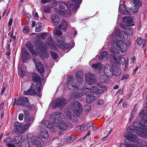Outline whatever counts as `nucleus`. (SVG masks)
I'll use <instances>...</instances> for the list:
<instances>
[{
  "label": "nucleus",
  "mask_w": 147,
  "mask_h": 147,
  "mask_svg": "<svg viewBox=\"0 0 147 147\" xmlns=\"http://www.w3.org/2000/svg\"><path fill=\"white\" fill-rule=\"evenodd\" d=\"M127 131L128 132L124 134V136L127 138L125 140L126 146L131 142H133V144H136L138 141V138L135 134L131 133L135 132L141 136L147 138V123H140L138 122L135 121L133 125L130 126L127 128Z\"/></svg>",
  "instance_id": "nucleus-1"
},
{
  "label": "nucleus",
  "mask_w": 147,
  "mask_h": 147,
  "mask_svg": "<svg viewBox=\"0 0 147 147\" xmlns=\"http://www.w3.org/2000/svg\"><path fill=\"white\" fill-rule=\"evenodd\" d=\"M65 116L63 114L59 112H54L50 116V122L49 121H44L42 123L43 125L47 127L51 132H53L55 129L51 123L61 130H65L68 128V124L65 120Z\"/></svg>",
  "instance_id": "nucleus-2"
},
{
  "label": "nucleus",
  "mask_w": 147,
  "mask_h": 147,
  "mask_svg": "<svg viewBox=\"0 0 147 147\" xmlns=\"http://www.w3.org/2000/svg\"><path fill=\"white\" fill-rule=\"evenodd\" d=\"M111 42L113 48H111L110 51L113 55L110 56V60L113 63L118 64L119 59L115 57V55L118 54L120 56H123L127 49V47L122 40L117 39L115 35H112Z\"/></svg>",
  "instance_id": "nucleus-3"
},
{
  "label": "nucleus",
  "mask_w": 147,
  "mask_h": 147,
  "mask_svg": "<svg viewBox=\"0 0 147 147\" xmlns=\"http://www.w3.org/2000/svg\"><path fill=\"white\" fill-rule=\"evenodd\" d=\"M68 3L65 2H62L61 1L56 2L55 4L58 5L59 8H55L54 9V11L56 13L60 14L61 15L63 16L65 14L67 16L71 15V13L68 10H65V7H67V5Z\"/></svg>",
  "instance_id": "nucleus-4"
},
{
  "label": "nucleus",
  "mask_w": 147,
  "mask_h": 147,
  "mask_svg": "<svg viewBox=\"0 0 147 147\" xmlns=\"http://www.w3.org/2000/svg\"><path fill=\"white\" fill-rule=\"evenodd\" d=\"M68 102L67 100L64 98H57L53 101L52 104V107L54 109H63L67 104Z\"/></svg>",
  "instance_id": "nucleus-5"
},
{
  "label": "nucleus",
  "mask_w": 147,
  "mask_h": 147,
  "mask_svg": "<svg viewBox=\"0 0 147 147\" xmlns=\"http://www.w3.org/2000/svg\"><path fill=\"white\" fill-rule=\"evenodd\" d=\"M26 147H30L31 144H34L38 147H40L43 144L42 140L38 137L33 136L27 140L25 143Z\"/></svg>",
  "instance_id": "nucleus-6"
},
{
  "label": "nucleus",
  "mask_w": 147,
  "mask_h": 147,
  "mask_svg": "<svg viewBox=\"0 0 147 147\" xmlns=\"http://www.w3.org/2000/svg\"><path fill=\"white\" fill-rule=\"evenodd\" d=\"M24 121L26 124L24 125V129H28L33 123L34 121L33 117L30 116L29 112L26 110H24Z\"/></svg>",
  "instance_id": "nucleus-7"
},
{
  "label": "nucleus",
  "mask_w": 147,
  "mask_h": 147,
  "mask_svg": "<svg viewBox=\"0 0 147 147\" xmlns=\"http://www.w3.org/2000/svg\"><path fill=\"white\" fill-rule=\"evenodd\" d=\"M38 87H36L35 88L34 85L32 84L30 88L27 91H24V94L25 95H36L40 97L41 94L40 93L41 87L39 86V90H38Z\"/></svg>",
  "instance_id": "nucleus-8"
},
{
  "label": "nucleus",
  "mask_w": 147,
  "mask_h": 147,
  "mask_svg": "<svg viewBox=\"0 0 147 147\" xmlns=\"http://www.w3.org/2000/svg\"><path fill=\"white\" fill-rule=\"evenodd\" d=\"M71 109L76 115H78L82 111V106L79 102L74 101L71 104Z\"/></svg>",
  "instance_id": "nucleus-9"
},
{
  "label": "nucleus",
  "mask_w": 147,
  "mask_h": 147,
  "mask_svg": "<svg viewBox=\"0 0 147 147\" xmlns=\"http://www.w3.org/2000/svg\"><path fill=\"white\" fill-rule=\"evenodd\" d=\"M85 79L88 84L90 85L96 83V81L94 75L90 73L85 74Z\"/></svg>",
  "instance_id": "nucleus-10"
},
{
  "label": "nucleus",
  "mask_w": 147,
  "mask_h": 147,
  "mask_svg": "<svg viewBox=\"0 0 147 147\" xmlns=\"http://www.w3.org/2000/svg\"><path fill=\"white\" fill-rule=\"evenodd\" d=\"M85 79L88 84L90 85L96 83V81L94 75L90 73L85 74Z\"/></svg>",
  "instance_id": "nucleus-11"
},
{
  "label": "nucleus",
  "mask_w": 147,
  "mask_h": 147,
  "mask_svg": "<svg viewBox=\"0 0 147 147\" xmlns=\"http://www.w3.org/2000/svg\"><path fill=\"white\" fill-rule=\"evenodd\" d=\"M46 44L45 45V44L42 42H40L37 45V46H36L38 49L40 50H42L44 49L45 48L48 47H49L53 45V41L52 40V38L51 37L49 38L47 40V41H45Z\"/></svg>",
  "instance_id": "nucleus-12"
},
{
  "label": "nucleus",
  "mask_w": 147,
  "mask_h": 147,
  "mask_svg": "<svg viewBox=\"0 0 147 147\" xmlns=\"http://www.w3.org/2000/svg\"><path fill=\"white\" fill-rule=\"evenodd\" d=\"M14 126L13 131L17 134H22L27 130L24 129V126L23 128H22L23 124L20 123L18 122H16L14 123Z\"/></svg>",
  "instance_id": "nucleus-13"
},
{
  "label": "nucleus",
  "mask_w": 147,
  "mask_h": 147,
  "mask_svg": "<svg viewBox=\"0 0 147 147\" xmlns=\"http://www.w3.org/2000/svg\"><path fill=\"white\" fill-rule=\"evenodd\" d=\"M67 86L69 90H74L78 88V86L73 81L72 76H69L67 78Z\"/></svg>",
  "instance_id": "nucleus-14"
},
{
  "label": "nucleus",
  "mask_w": 147,
  "mask_h": 147,
  "mask_svg": "<svg viewBox=\"0 0 147 147\" xmlns=\"http://www.w3.org/2000/svg\"><path fill=\"white\" fill-rule=\"evenodd\" d=\"M64 40L65 38L64 37H60L58 40V46L63 50H65L71 47L69 45L63 43Z\"/></svg>",
  "instance_id": "nucleus-15"
},
{
  "label": "nucleus",
  "mask_w": 147,
  "mask_h": 147,
  "mask_svg": "<svg viewBox=\"0 0 147 147\" xmlns=\"http://www.w3.org/2000/svg\"><path fill=\"white\" fill-rule=\"evenodd\" d=\"M33 59L38 71L42 75L44 72L43 65L41 63L40 60L36 57H34Z\"/></svg>",
  "instance_id": "nucleus-16"
},
{
  "label": "nucleus",
  "mask_w": 147,
  "mask_h": 147,
  "mask_svg": "<svg viewBox=\"0 0 147 147\" xmlns=\"http://www.w3.org/2000/svg\"><path fill=\"white\" fill-rule=\"evenodd\" d=\"M115 34L116 36L115 35L116 37L117 36L118 38H120L123 40H126L128 38V36L125 32L124 31H120L119 29H117L115 31ZM111 35L110 36H108V39H109L111 37H112V35Z\"/></svg>",
  "instance_id": "nucleus-17"
},
{
  "label": "nucleus",
  "mask_w": 147,
  "mask_h": 147,
  "mask_svg": "<svg viewBox=\"0 0 147 147\" xmlns=\"http://www.w3.org/2000/svg\"><path fill=\"white\" fill-rule=\"evenodd\" d=\"M64 111L66 117L71 121L73 122L77 121V118L71 113L70 109L67 107H66L65 108L64 110Z\"/></svg>",
  "instance_id": "nucleus-18"
},
{
  "label": "nucleus",
  "mask_w": 147,
  "mask_h": 147,
  "mask_svg": "<svg viewBox=\"0 0 147 147\" xmlns=\"http://www.w3.org/2000/svg\"><path fill=\"white\" fill-rule=\"evenodd\" d=\"M114 67L109 64L106 65L104 69V72L107 77L111 78L113 75Z\"/></svg>",
  "instance_id": "nucleus-19"
},
{
  "label": "nucleus",
  "mask_w": 147,
  "mask_h": 147,
  "mask_svg": "<svg viewBox=\"0 0 147 147\" xmlns=\"http://www.w3.org/2000/svg\"><path fill=\"white\" fill-rule=\"evenodd\" d=\"M28 98L26 97L23 96L19 98L16 102V105L17 106L21 105L25 107L28 105Z\"/></svg>",
  "instance_id": "nucleus-20"
},
{
  "label": "nucleus",
  "mask_w": 147,
  "mask_h": 147,
  "mask_svg": "<svg viewBox=\"0 0 147 147\" xmlns=\"http://www.w3.org/2000/svg\"><path fill=\"white\" fill-rule=\"evenodd\" d=\"M84 75L83 72L81 71H78L76 76V78L77 81L79 82L81 85V86H84V85H82L84 84V82L83 80V78Z\"/></svg>",
  "instance_id": "nucleus-21"
},
{
  "label": "nucleus",
  "mask_w": 147,
  "mask_h": 147,
  "mask_svg": "<svg viewBox=\"0 0 147 147\" xmlns=\"http://www.w3.org/2000/svg\"><path fill=\"white\" fill-rule=\"evenodd\" d=\"M143 144H144L145 145L144 146H139L140 147H147V146L146 145L147 144V142L145 141L142 140ZM133 142H131L130 143H129L127 146H126L125 144H121V147H139V146H138L137 144H138V141L137 142L136 144V143H132Z\"/></svg>",
  "instance_id": "nucleus-22"
},
{
  "label": "nucleus",
  "mask_w": 147,
  "mask_h": 147,
  "mask_svg": "<svg viewBox=\"0 0 147 147\" xmlns=\"http://www.w3.org/2000/svg\"><path fill=\"white\" fill-rule=\"evenodd\" d=\"M22 62L25 63L26 61L30 59L31 58V56L27 51L25 49H23L22 52Z\"/></svg>",
  "instance_id": "nucleus-23"
},
{
  "label": "nucleus",
  "mask_w": 147,
  "mask_h": 147,
  "mask_svg": "<svg viewBox=\"0 0 147 147\" xmlns=\"http://www.w3.org/2000/svg\"><path fill=\"white\" fill-rule=\"evenodd\" d=\"M146 110H142L139 114V116L142 118L143 119L139 123H147V107H146Z\"/></svg>",
  "instance_id": "nucleus-24"
},
{
  "label": "nucleus",
  "mask_w": 147,
  "mask_h": 147,
  "mask_svg": "<svg viewBox=\"0 0 147 147\" xmlns=\"http://www.w3.org/2000/svg\"><path fill=\"white\" fill-rule=\"evenodd\" d=\"M67 5V8L69 9L68 10L71 13V12L74 11L76 12L77 11V9L79 7V5L77 4H71L70 3H68Z\"/></svg>",
  "instance_id": "nucleus-25"
},
{
  "label": "nucleus",
  "mask_w": 147,
  "mask_h": 147,
  "mask_svg": "<svg viewBox=\"0 0 147 147\" xmlns=\"http://www.w3.org/2000/svg\"><path fill=\"white\" fill-rule=\"evenodd\" d=\"M129 9L125 7V5H122L119 6V11L123 14L128 15L130 14Z\"/></svg>",
  "instance_id": "nucleus-26"
},
{
  "label": "nucleus",
  "mask_w": 147,
  "mask_h": 147,
  "mask_svg": "<svg viewBox=\"0 0 147 147\" xmlns=\"http://www.w3.org/2000/svg\"><path fill=\"white\" fill-rule=\"evenodd\" d=\"M82 95V94L80 92H73L69 95V97L70 100H72L80 98Z\"/></svg>",
  "instance_id": "nucleus-27"
},
{
  "label": "nucleus",
  "mask_w": 147,
  "mask_h": 147,
  "mask_svg": "<svg viewBox=\"0 0 147 147\" xmlns=\"http://www.w3.org/2000/svg\"><path fill=\"white\" fill-rule=\"evenodd\" d=\"M26 46L34 56H36L37 55L36 52L33 49L34 46L30 42H28L26 43Z\"/></svg>",
  "instance_id": "nucleus-28"
},
{
  "label": "nucleus",
  "mask_w": 147,
  "mask_h": 147,
  "mask_svg": "<svg viewBox=\"0 0 147 147\" xmlns=\"http://www.w3.org/2000/svg\"><path fill=\"white\" fill-rule=\"evenodd\" d=\"M39 136L41 138L44 139H47L49 137L48 132L44 128L41 129Z\"/></svg>",
  "instance_id": "nucleus-29"
},
{
  "label": "nucleus",
  "mask_w": 147,
  "mask_h": 147,
  "mask_svg": "<svg viewBox=\"0 0 147 147\" xmlns=\"http://www.w3.org/2000/svg\"><path fill=\"white\" fill-rule=\"evenodd\" d=\"M110 56L109 52L104 51L102 52L100 55L99 57V59L100 61H106L109 57Z\"/></svg>",
  "instance_id": "nucleus-30"
},
{
  "label": "nucleus",
  "mask_w": 147,
  "mask_h": 147,
  "mask_svg": "<svg viewBox=\"0 0 147 147\" xmlns=\"http://www.w3.org/2000/svg\"><path fill=\"white\" fill-rule=\"evenodd\" d=\"M33 81L35 82H37L36 84V87H38V90H39V86H41V81L39 76L37 74H34L33 76Z\"/></svg>",
  "instance_id": "nucleus-31"
},
{
  "label": "nucleus",
  "mask_w": 147,
  "mask_h": 147,
  "mask_svg": "<svg viewBox=\"0 0 147 147\" xmlns=\"http://www.w3.org/2000/svg\"><path fill=\"white\" fill-rule=\"evenodd\" d=\"M52 22L55 25H57L59 22L60 20L57 14H52L51 16Z\"/></svg>",
  "instance_id": "nucleus-32"
},
{
  "label": "nucleus",
  "mask_w": 147,
  "mask_h": 147,
  "mask_svg": "<svg viewBox=\"0 0 147 147\" xmlns=\"http://www.w3.org/2000/svg\"><path fill=\"white\" fill-rule=\"evenodd\" d=\"M68 27L67 23L64 20H63L61 22V24L58 26L59 30L62 29L63 30H66Z\"/></svg>",
  "instance_id": "nucleus-33"
},
{
  "label": "nucleus",
  "mask_w": 147,
  "mask_h": 147,
  "mask_svg": "<svg viewBox=\"0 0 147 147\" xmlns=\"http://www.w3.org/2000/svg\"><path fill=\"white\" fill-rule=\"evenodd\" d=\"M92 67L95 69H97L99 72L102 70L104 67L103 65L100 63L94 64L92 65Z\"/></svg>",
  "instance_id": "nucleus-34"
},
{
  "label": "nucleus",
  "mask_w": 147,
  "mask_h": 147,
  "mask_svg": "<svg viewBox=\"0 0 147 147\" xmlns=\"http://www.w3.org/2000/svg\"><path fill=\"white\" fill-rule=\"evenodd\" d=\"M130 4L132 5L133 7L131 8H129V10L131 11L134 13H136L138 11L139 8L136 6V5L135 3L134 2L131 1L130 2Z\"/></svg>",
  "instance_id": "nucleus-35"
},
{
  "label": "nucleus",
  "mask_w": 147,
  "mask_h": 147,
  "mask_svg": "<svg viewBox=\"0 0 147 147\" xmlns=\"http://www.w3.org/2000/svg\"><path fill=\"white\" fill-rule=\"evenodd\" d=\"M22 138L21 135L16 136L13 138L12 142L15 144H19L21 141Z\"/></svg>",
  "instance_id": "nucleus-36"
},
{
  "label": "nucleus",
  "mask_w": 147,
  "mask_h": 147,
  "mask_svg": "<svg viewBox=\"0 0 147 147\" xmlns=\"http://www.w3.org/2000/svg\"><path fill=\"white\" fill-rule=\"evenodd\" d=\"M113 69L114 70H113V75L114 74L115 76H119L121 74V71L119 67L118 66L114 67Z\"/></svg>",
  "instance_id": "nucleus-37"
},
{
  "label": "nucleus",
  "mask_w": 147,
  "mask_h": 147,
  "mask_svg": "<svg viewBox=\"0 0 147 147\" xmlns=\"http://www.w3.org/2000/svg\"><path fill=\"white\" fill-rule=\"evenodd\" d=\"M96 97L95 96H88L87 97L86 101L87 103H89L94 100H96Z\"/></svg>",
  "instance_id": "nucleus-38"
},
{
  "label": "nucleus",
  "mask_w": 147,
  "mask_h": 147,
  "mask_svg": "<svg viewBox=\"0 0 147 147\" xmlns=\"http://www.w3.org/2000/svg\"><path fill=\"white\" fill-rule=\"evenodd\" d=\"M92 89L91 88H86L82 90V93L88 95L92 93Z\"/></svg>",
  "instance_id": "nucleus-39"
},
{
  "label": "nucleus",
  "mask_w": 147,
  "mask_h": 147,
  "mask_svg": "<svg viewBox=\"0 0 147 147\" xmlns=\"http://www.w3.org/2000/svg\"><path fill=\"white\" fill-rule=\"evenodd\" d=\"M58 29L56 28H55L53 31V33L54 35L57 36H61L62 35V32L60 31Z\"/></svg>",
  "instance_id": "nucleus-40"
},
{
  "label": "nucleus",
  "mask_w": 147,
  "mask_h": 147,
  "mask_svg": "<svg viewBox=\"0 0 147 147\" xmlns=\"http://www.w3.org/2000/svg\"><path fill=\"white\" fill-rule=\"evenodd\" d=\"M74 139L71 136H67L64 139V141L67 143H72Z\"/></svg>",
  "instance_id": "nucleus-41"
},
{
  "label": "nucleus",
  "mask_w": 147,
  "mask_h": 147,
  "mask_svg": "<svg viewBox=\"0 0 147 147\" xmlns=\"http://www.w3.org/2000/svg\"><path fill=\"white\" fill-rule=\"evenodd\" d=\"M107 78L105 75L100 76L99 78V81L101 83H104L106 81Z\"/></svg>",
  "instance_id": "nucleus-42"
},
{
  "label": "nucleus",
  "mask_w": 147,
  "mask_h": 147,
  "mask_svg": "<svg viewBox=\"0 0 147 147\" xmlns=\"http://www.w3.org/2000/svg\"><path fill=\"white\" fill-rule=\"evenodd\" d=\"M41 23L40 22L38 23L36 26V31L37 32H39L41 29Z\"/></svg>",
  "instance_id": "nucleus-43"
},
{
  "label": "nucleus",
  "mask_w": 147,
  "mask_h": 147,
  "mask_svg": "<svg viewBox=\"0 0 147 147\" xmlns=\"http://www.w3.org/2000/svg\"><path fill=\"white\" fill-rule=\"evenodd\" d=\"M51 7L50 6H47L44 7V11L47 13H49L51 12Z\"/></svg>",
  "instance_id": "nucleus-44"
},
{
  "label": "nucleus",
  "mask_w": 147,
  "mask_h": 147,
  "mask_svg": "<svg viewBox=\"0 0 147 147\" xmlns=\"http://www.w3.org/2000/svg\"><path fill=\"white\" fill-rule=\"evenodd\" d=\"M125 31L126 33V34H128L129 35H131L133 34V31L129 27L127 28Z\"/></svg>",
  "instance_id": "nucleus-45"
},
{
  "label": "nucleus",
  "mask_w": 147,
  "mask_h": 147,
  "mask_svg": "<svg viewBox=\"0 0 147 147\" xmlns=\"http://www.w3.org/2000/svg\"><path fill=\"white\" fill-rule=\"evenodd\" d=\"M131 18V16H127L124 17L123 19V22L127 24V22L129 21V20H130Z\"/></svg>",
  "instance_id": "nucleus-46"
},
{
  "label": "nucleus",
  "mask_w": 147,
  "mask_h": 147,
  "mask_svg": "<svg viewBox=\"0 0 147 147\" xmlns=\"http://www.w3.org/2000/svg\"><path fill=\"white\" fill-rule=\"evenodd\" d=\"M46 36V33H41L39 34V35L38 36H36V38L37 39H38V38H39V37L41 38L43 40H44Z\"/></svg>",
  "instance_id": "nucleus-47"
},
{
  "label": "nucleus",
  "mask_w": 147,
  "mask_h": 147,
  "mask_svg": "<svg viewBox=\"0 0 147 147\" xmlns=\"http://www.w3.org/2000/svg\"><path fill=\"white\" fill-rule=\"evenodd\" d=\"M27 105L25 107L27 108L28 110L32 111L34 109V106L33 105L30 104L29 102Z\"/></svg>",
  "instance_id": "nucleus-48"
},
{
  "label": "nucleus",
  "mask_w": 147,
  "mask_h": 147,
  "mask_svg": "<svg viewBox=\"0 0 147 147\" xmlns=\"http://www.w3.org/2000/svg\"><path fill=\"white\" fill-rule=\"evenodd\" d=\"M79 128L80 131H84L87 129L85 124L81 125Z\"/></svg>",
  "instance_id": "nucleus-49"
},
{
  "label": "nucleus",
  "mask_w": 147,
  "mask_h": 147,
  "mask_svg": "<svg viewBox=\"0 0 147 147\" xmlns=\"http://www.w3.org/2000/svg\"><path fill=\"white\" fill-rule=\"evenodd\" d=\"M50 52L52 58L54 59H57L58 57L57 54L52 51H50Z\"/></svg>",
  "instance_id": "nucleus-50"
},
{
  "label": "nucleus",
  "mask_w": 147,
  "mask_h": 147,
  "mask_svg": "<svg viewBox=\"0 0 147 147\" xmlns=\"http://www.w3.org/2000/svg\"><path fill=\"white\" fill-rule=\"evenodd\" d=\"M126 25L128 26H132L134 25V24L132 22V19L131 17L130 20L127 22Z\"/></svg>",
  "instance_id": "nucleus-51"
},
{
  "label": "nucleus",
  "mask_w": 147,
  "mask_h": 147,
  "mask_svg": "<svg viewBox=\"0 0 147 147\" xmlns=\"http://www.w3.org/2000/svg\"><path fill=\"white\" fill-rule=\"evenodd\" d=\"M24 33H28L29 32V29L28 27L27 26H24L23 30Z\"/></svg>",
  "instance_id": "nucleus-52"
},
{
  "label": "nucleus",
  "mask_w": 147,
  "mask_h": 147,
  "mask_svg": "<svg viewBox=\"0 0 147 147\" xmlns=\"http://www.w3.org/2000/svg\"><path fill=\"white\" fill-rule=\"evenodd\" d=\"M143 40L142 39L140 38H138L136 40V42L139 45H140L143 42Z\"/></svg>",
  "instance_id": "nucleus-53"
},
{
  "label": "nucleus",
  "mask_w": 147,
  "mask_h": 147,
  "mask_svg": "<svg viewBox=\"0 0 147 147\" xmlns=\"http://www.w3.org/2000/svg\"><path fill=\"white\" fill-rule=\"evenodd\" d=\"M12 139L11 138H8L5 140L4 142L8 145V143H11V142H12Z\"/></svg>",
  "instance_id": "nucleus-54"
},
{
  "label": "nucleus",
  "mask_w": 147,
  "mask_h": 147,
  "mask_svg": "<svg viewBox=\"0 0 147 147\" xmlns=\"http://www.w3.org/2000/svg\"><path fill=\"white\" fill-rule=\"evenodd\" d=\"M92 89V93H94L96 94L97 90L98 88L96 86H92V88H91Z\"/></svg>",
  "instance_id": "nucleus-55"
},
{
  "label": "nucleus",
  "mask_w": 147,
  "mask_h": 147,
  "mask_svg": "<svg viewBox=\"0 0 147 147\" xmlns=\"http://www.w3.org/2000/svg\"><path fill=\"white\" fill-rule=\"evenodd\" d=\"M85 107L86 111H87V112H88L90 110L91 106L90 105H87L85 106Z\"/></svg>",
  "instance_id": "nucleus-56"
},
{
  "label": "nucleus",
  "mask_w": 147,
  "mask_h": 147,
  "mask_svg": "<svg viewBox=\"0 0 147 147\" xmlns=\"http://www.w3.org/2000/svg\"><path fill=\"white\" fill-rule=\"evenodd\" d=\"M20 69H19V73L21 75V77L22 78L24 76V72L21 69H20Z\"/></svg>",
  "instance_id": "nucleus-57"
},
{
  "label": "nucleus",
  "mask_w": 147,
  "mask_h": 147,
  "mask_svg": "<svg viewBox=\"0 0 147 147\" xmlns=\"http://www.w3.org/2000/svg\"><path fill=\"white\" fill-rule=\"evenodd\" d=\"M49 53L46 51L42 53V55L44 57L48 58L49 57Z\"/></svg>",
  "instance_id": "nucleus-58"
},
{
  "label": "nucleus",
  "mask_w": 147,
  "mask_h": 147,
  "mask_svg": "<svg viewBox=\"0 0 147 147\" xmlns=\"http://www.w3.org/2000/svg\"><path fill=\"white\" fill-rule=\"evenodd\" d=\"M97 86L101 88L106 90L107 89L106 87L101 84L100 83H98L97 84Z\"/></svg>",
  "instance_id": "nucleus-59"
},
{
  "label": "nucleus",
  "mask_w": 147,
  "mask_h": 147,
  "mask_svg": "<svg viewBox=\"0 0 147 147\" xmlns=\"http://www.w3.org/2000/svg\"><path fill=\"white\" fill-rule=\"evenodd\" d=\"M120 26L122 28L125 29V31L127 29V28L128 27L127 26V25H125V24L123 23H121L120 24Z\"/></svg>",
  "instance_id": "nucleus-60"
},
{
  "label": "nucleus",
  "mask_w": 147,
  "mask_h": 147,
  "mask_svg": "<svg viewBox=\"0 0 147 147\" xmlns=\"http://www.w3.org/2000/svg\"><path fill=\"white\" fill-rule=\"evenodd\" d=\"M87 129H89L92 125V123L91 122H89L88 123L85 124Z\"/></svg>",
  "instance_id": "nucleus-61"
},
{
  "label": "nucleus",
  "mask_w": 147,
  "mask_h": 147,
  "mask_svg": "<svg viewBox=\"0 0 147 147\" xmlns=\"http://www.w3.org/2000/svg\"><path fill=\"white\" fill-rule=\"evenodd\" d=\"M129 75L128 74H124L121 80H123L124 79H127L129 78Z\"/></svg>",
  "instance_id": "nucleus-62"
},
{
  "label": "nucleus",
  "mask_w": 147,
  "mask_h": 147,
  "mask_svg": "<svg viewBox=\"0 0 147 147\" xmlns=\"http://www.w3.org/2000/svg\"><path fill=\"white\" fill-rule=\"evenodd\" d=\"M97 90V91L96 93V94H102L104 93V91L103 90L101 89L98 88V90Z\"/></svg>",
  "instance_id": "nucleus-63"
},
{
  "label": "nucleus",
  "mask_w": 147,
  "mask_h": 147,
  "mask_svg": "<svg viewBox=\"0 0 147 147\" xmlns=\"http://www.w3.org/2000/svg\"><path fill=\"white\" fill-rule=\"evenodd\" d=\"M24 117V115L23 113H20L18 116V119L20 121H22L23 120Z\"/></svg>",
  "instance_id": "nucleus-64"
}]
</instances>
